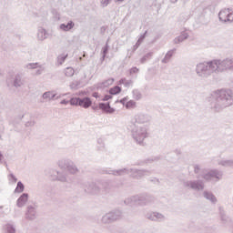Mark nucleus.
I'll use <instances>...</instances> for the list:
<instances>
[{
	"label": "nucleus",
	"instance_id": "1",
	"mask_svg": "<svg viewBox=\"0 0 233 233\" xmlns=\"http://www.w3.org/2000/svg\"><path fill=\"white\" fill-rule=\"evenodd\" d=\"M195 72L200 79H208L212 74L224 72L221 59L199 62L195 66Z\"/></svg>",
	"mask_w": 233,
	"mask_h": 233
},
{
	"label": "nucleus",
	"instance_id": "2",
	"mask_svg": "<svg viewBox=\"0 0 233 233\" xmlns=\"http://www.w3.org/2000/svg\"><path fill=\"white\" fill-rule=\"evenodd\" d=\"M212 96L215 99L212 106L217 112L233 105V91L230 89H218Z\"/></svg>",
	"mask_w": 233,
	"mask_h": 233
},
{
	"label": "nucleus",
	"instance_id": "3",
	"mask_svg": "<svg viewBox=\"0 0 233 233\" xmlns=\"http://www.w3.org/2000/svg\"><path fill=\"white\" fill-rule=\"evenodd\" d=\"M106 174H109L112 176H125L127 174H131V177H133L134 179H141V177H145V176H150V174H152V171L147 169H134L124 167L116 170L108 169L106 171Z\"/></svg>",
	"mask_w": 233,
	"mask_h": 233
},
{
	"label": "nucleus",
	"instance_id": "4",
	"mask_svg": "<svg viewBox=\"0 0 233 233\" xmlns=\"http://www.w3.org/2000/svg\"><path fill=\"white\" fill-rule=\"evenodd\" d=\"M154 197L147 193L135 195L129 197L124 200L125 205L132 207V205H139L140 207H147V205H152L154 203Z\"/></svg>",
	"mask_w": 233,
	"mask_h": 233
},
{
	"label": "nucleus",
	"instance_id": "5",
	"mask_svg": "<svg viewBox=\"0 0 233 233\" xmlns=\"http://www.w3.org/2000/svg\"><path fill=\"white\" fill-rule=\"evenodd\" d=\"M131 136L136 143L143 145V141L148 137V127L134 124L131 129Z\"/></svg>",
	"mask_w": 233,
	"mask_h": 233
},
{
	"label": "nucleus",
	"instance_id": "6",
	"mask_svg": "<svg viewBox=\"0 0 233 233\" xmlns=\"http://www.w3.org/2000/svg\"><path fill=\"white\" fill-rule=\"evenodd\" d=\"M182 185L184 188L194 190V192H203L205 190V182L201 179L184 180Z\"/></svg>",
	"mask_w": 233,
	"mask_h": 233
},
{
	"label": "nucleus",
	"instance_id": "7",
	"mask_svg": "<svg viewBox=\"0 0 233 233\" xmlns=\"http://www.w3.org/2000/svg\"><path fill=\"white\" fill-rule=\"evenodd\" d=\"M121 218H123V212L119 209H116L103 215L101 223H103V225H110V223H114L118 219H121Z\"/></svg>",
	"mask_w": 233,
	"mask_h": 233
},
{
	"label": "nucleus",
	"instance_id": "8",
	"mask_svg": "<svg viewBox=\"0 0 233 233\" xmlns=\"http://www.w3.org/2000/svg\"><path fill=\"white\" fill-rule=\"evenodd\" d=\"M58 167L62 170H67L69 174H77L79 172V169L74 164V161L68 159V158H63L58 161Z\"/></svg>",
	"mask_w": 233,
	"mask_h": 233
},
{
	"label": "nucleus",
	"instance_id": "9",
	"mask_svg": "<svg viewBox=\"0 0 233 233\" xmlns=\"http://www.w3.org/2000/svg\"><path fill=\"white\" fill-rule=\"evenodd\" d=\"M70 105L72 106H82V108H90V106H92V99H90V97L88 96H86L84 98L72 97L70 99Z\"/></svg>",
	"mask_w": 233,
	"mask_h": 233
},
{
	"label": "nucleus",
	"instance_id": "10",
	"mask_svg": "<svg viewBox=\"0 0 233 233\" xmlns=\"http://www.w3.org/2000/svg\"><path fill=\"white\" fill-rule=\"evenodd\" d=\"M200 177H202V179H205V181H219V179L223 177V171H219L218 169H211L207 173H203Z\"/></svg>",
	"mask_w": 233,
	"mask_h": 233
},
{
	"label": "nucleus",
	"instance_id": "11",
	"mask_svg": "<svg viewBox=\"0 0 233 233\" xmlns=\"http://www.w3.org/2000/svg\"><path fill=\"white\" fill-rule=\"evenodd\" d=\"M152 123V116L149 114L139 113L135 116L134 125H146L144 127H148Z\"/></svg>",
	"mask_w": 233,
	"mask_h": 233
},
{
	"label": "nucleus",
	"instance_id": "12",
	"mask_svg": "<svg viewBox=\"0 0 233 233\" xmlns=\"http://www.w3.org/2000/svg\"><path fill=\"white\" fill-rule=\"evenodd\" d=\"M83 188H84L85 192H86L87 194L96 195V194H99V192H101V187L94 182H85L83 184Z\"/></svg>",
	"mask_w": 233,
	"mask_h": 233
},
{
	"label": "nucleus",
	"instance_id": "13",
	"mask_svg": "<svg viewBox=\"0 0 233 233\" xmlns=\"http://www.w3.org/2000/svg\"><path fill=\"white\" fill-rule=\"evenodd\" d=\"M25 218L29 219V221H34V219L37 218V206H27Z\"/></svg>",
	"mask_w": 233,
	"mask_h": 233
},
{
	"label": "nucleus",
	"instance_id": "14",
	"mask_svg": "<svg viewBox=\"0 0 233 233\" xmlns=\"http://www.w3.org/2000/svg\"><path fill=\"white\" fill-rule=\"evenodd\" d=\"M146 218L150 221H165V215L159 212H149L146 215Z\"/></svg>",
	"mask_w": 233,
	"mask_h": 233
},
{
	"label": "nucleus",
	"instance_id": "15",
	"mask_svg": "<svg viewBox=\"0 0 233 233\" xmlns=\"http://www.w3.org/2000/svg\"><path fill=\"white\" fill-rule=\"evenodd\" d=\"M28 193H23L16 200V206L18 208H23L26 203H28Z\"/></svg>",
	"mask_w": 233,
	"mask_h": 233
},
{
	"label": "nucleus",
	"instance_id": "16",
	"mask_svg": "<svg viewBox=\"0 0 233 233\" xmlns=\"http://www.w3.org/2000/svg\"><path fill=\"white\" fill-rule=\"evenodd\" d=\"M230 12V7L229 8H224L220 10L218 13V19L222 23H228V14Z\"/></svg>",
	"mask_w": 233,
	"mask_h": 233
},
{
	"label": "nucleus",
	"instance_id": "17",
	"mask_svg": "<svg viewBox=\"0 0 233 233\" xmlns=\"http://www.w3.org/2000/svg\"><path fill=\"white\" fill-rule=\"evenodd\" d=\"M98 106L100 110H103V112H106V114H114V112H116V109L110 106V102L99 103Z\"/></svg>",
	"mask_w": 233,
	"mask_h": 233
},
{
	"label": "nucleus",
	"instance_id": "18",
	"mask_svg": "<svg viewBox=\"0 0 233 233\" xmlns=\"http://www.w3.org/2000/svg\"><path fill=\"white\" fill-rule=\"evenodd\" d=\"M203 198H205V199H207L208 201H210L212 205H216V203H218V198H216V196H214L213 192L205 190L203 192Z\"/></svg>",
	"mask_w": 233,
	"mask_h": 233
},
{
	"label": "nucleus",
	"instance_id": "19",
	"mask_svg": "<svg viewBox=\"0 0 233 233\" xmlns=\"http://www.w3.org/2000/svg\"><path fill=\"white\" fill-rule=\"evenodd\" d=\"M51 172L55 173L54 181H61L62 183H66V174L61 173L57 170L51 169Z\"/></svg>",
	"mask_w": 233,
	"mask_h": 233
},
{
	"label": "nucleus",
	"instance_id": "20",
	"mask_svg": "<svg viewBox=\"0 0 233 233\" xmlns=\"http://www.w3.org/2000/svg\"><path fill=\"white\" fill-rule=\"evenodd\" d=\"M76 26V24L74 21L70 20L66 24H61L59 25V30H62V32H70L74 27Z\"/></svg>",
	"mask_w": 233,
	"mask_h": 233
},
{
	"label": "nucleus",
	"instance_id": "21",
	"mask_svg": "<svg viewBox=\"0 0 233 233\" xmlns=\"http://www.w3.org/2000/svg\"><path fill=\"white\" fill-rule=\"evenodd\" d=\"M222 67L225 70H232L233 71V58H226L222 60Z\"/></svg>",
	"mask_w": 233,
	"mask_h": 233
},
{
	"label": "nucleus",
	"instance_id": "22",
	"mask_svg": "<svg viewBox=\"0 0 233 233\" xmlns=\"http://www.w3.org/2000/svg\"><path fill=\"white\" fill-rule=\"evenodd\" d=\"M23 85H25V80H23L21 76L16 75L13 80V86H15V88H19L23 86Z\"/></svg>",
	"mask_w": 233,
	"mask_h": 233
},
{
	"label": "nucleus",
	"instance_id": "23",
	"mask_svg": "<svg viewBox=\"0 0 233 233\" xmlns=\"http://www.w3.org/2000/svg\"><path fill=\"white\" fill-rule=\"evenodd\" d=\"M37 37L38 41H45V39L48 37V32H46V29L39 27L37 32Z\"/></svg>",
	"mask_w": 233,
	"mask_h": 233
},
{
	"label": "nucleus",
	"instance_id": "24",
	"mask_svg": "<svg viewBox=\"0 0 233 233\" xmlns=\"http://www.w3.org/2000/svg\"><path fill=\"white\" fill-rule=\"evenodd\" d=\"M188 39V33L183 31L180 35L177 36L174 39L175 45H179V43H183V41Z\"/></svg>",
	"mask_w": 233,
	"mask_h": 233
},
{
	"label": "nucleus",
	"instance_id": "25",
	"mask_svg": "<svg viewBox=\"0 0 233 233\" xmlns=\"http://www.w3.org/2000/svg\"><path fill=\"white\" fill-rule=\"evenodd\" d=\"M175 52H176V49H171L167 51L164 58L161 60V63H163L164 65L170 63V59H172V56H174Z\"/></svg>",
	"mask_w": 233,
	"mask_h": 233
},
{
	"label": "nucleus",
	"instance_id": "26",
	"mask_svg": "<svg viewBox=\"0 0 233 233\" xmlns=\"http://www.w3.org/2000/svg\"><path fill=\"white\" fill-rule=\"evenodd\" d=\"M56 96V94L54 93V91H47L42 95V97H43V99H47L48 101H52V100H54Z\"/></svg>",
	"mask_w": 233,
	"mask_h": 233
},
{
	"label": "nucleus",
	"instance_id": "27",
	"mask_svg": "<svg viewBox=\"0 0 233 233\" xmlns=\"http://www.w3.org/2000/svg\"><path fill=\"white\" fill-rule=\"evenodd\" d=\"M219 216L222 223H228V217L225 213V209H223V208H219Z\"/></svg>",
	"mask_w": 233,
	"mask_h": 233
},
{
	"label": "nucleus",
	"instance_id": "28",
	"mask_svg": "<svg viewBox=\"0 0 233 233\" xmlns=\"http://www.w3.org/2000/svg\"><path fill=\"white\" fill-rule=\"evenodd\" d=\"M22 192H25V184H23L21 181H18L16 187L15 188V194H21Z\"/></svg>",
	"mask_w": 233,
	"mask_h": 233
},
{
	"label": "nucleus",
	"instance_id": "29",
	"mask_svg": "<svg viewBox=\"0 0 233 233\" xmlns=\"http://www.w3.org/2000/svg\"><path fill=\"white\" fill-rule=\"evenodd\" d=\"M133 83L134 82L132 80H127V78H122L119 80L118 85H124V86L126 88H129L130 86H132Z\"/></svg>",
	"mask_w": 233,
	"mask_h": 233
},
{
	"label": "nucleus",
	"instance_id": "30",
	"mask_svg": "<svg viewBox=\"0 0 233 233\" xmlns=\"http://www.w3.org/2000/svg\"><path fill=\"white\" fill-rule=\"evenodd\" d=\"M152 56H154V52H149L146 55H144L141 58H140V63L142 65H145L146 61H148V59H152Z\"/></svg>",
	"mask_w": 233,
	"mask_h": 233
},
{
	"label": "nucleus",
	"instance_id": "31",
	"mask_svg": "<svg viewBox=\"0 0 233 233\" xmlns=\"http://www.w3.org/2000/svg\"><path fill=\"white\" fill-rule=\"evenodd\" d=\"M109 94L111 96H117V94H121V87H119L118 86H116L115 87H112L109 90Z\"/></svg>",
	"mask_w": 233,
	"mask_h": 233
},
{
	"label": "nucleus",
	"instance_id": "32",
	"mask_svg": "<svg viewBox=\"0 0 233 233\" xmlns=\"http://www.w3.org/2000/svg\"><path fill=\"white\" fill-rule=\"evenodd\" d=\"M220 167H233V160H220L218 161Z\"/></svg>",
	"mask_w": 233,
	"mask_h": 233
},
{
	"label": "nucleus",
	"instance_id": "33",
	"mask_svg": "<svg viewBox=\"0 0 233 233\" xmlns=\"http://www.w3.org/2000/svg\"><path fill=\"white\" fill-rule=\"evenodd\" d=\"M133 98L136 99L137 101H139L143 96L141 95V92L137 89H134L133 92Z\"/></svg>",
	"mask_w": 233,
	"mask_h": 233
},
{
	"label": "nucleus",
	"instance_id": "34",
	"mask_svg": "<svg viewBox=\"0 0 233 233\" xmlns=\"http://www.w3.org/2000/svg\"><path fill=\"white\" fill-rule=\"evenodd\" d=\"M25 68H28V70H34L35 68H41V66H39V63H29L25 66Z\"/></svg>",
	"mask_w": 233,
	"mask_h": 233
},
{
	"label": "nucleus",
	"instance_id": "35",
	"mask_svg": "<svg viewBox=\"0 0 233 233\" xmlns=\"http://www.w3.org/2000/svg\"><path fill=\"white\" fill-rule=\"evenodd\" d=\"M194 172L197 174L198 179H199L201 177V166L198 164L194 165Z\"/></svg>",
	"mask_w": 233,
	"mask_h": 233
},
{
	"label": "nucleus",
	"instance_id": "36",
	"mask_svg": "<svg viewBox=\"0 0 233 233\" xmlns=\"http://www.w3.org/2000/svg\"><path fill=\"white\" fill-rule=\"evenodd\" d=\"M74 74H75L74 68L67 67L65 69V76H66V77H72Z\"/></svg>",
	"mask_w": 233,
	"mask_h": 233
},
{
	"label": "nucleus",
	"instance_id": "37",
	"mask_svg": "<svg viewBox=\"0 0 233 233\" xmlns=\"http://www.w3.org/2000/svg\"><path fill=\"white\" fill-rule=\"evenodd\" d=\"M5 232L6 233H15V227L12 224H7L5 226Z\"/></svg>",
	"mask_w": 233,
	"mask_h": 233
},
{
	"label": "nucleus",
	"instance_id": "38",
	"mask_svg": "<svg viewBox=\"0 0 233 233\" xmlns=\"http://www.w3.org/2000/svg\"><path fill=\"white\" fill-rule=\"evenodd\" d=\"M126 108L130 109V108H136V101L134 100H129L126 103Z\"/></svg>",
	"mask_w": 233,
	"mask_h": 233
},
{
	"label": "nucleus",
	"instance_id": "39",
	"mask_svg": "<svg viewBox=\"0 0 233 233\" xmlns=\"http://www.w3.org/2000/svg\"><path fill=\"white\" fill-rule=\"evenodd\" d=\"M109 48L110 46H108V44H106V46L102 48L103 59L106 57V54H108Z\"/></svg>",
	"mask_w": 233,
	"mask_h": 233
},
{
	"label": "nucleus",
	"instance_id": "40",
	"mask_svg": "<svg viewBox=\"0 0 233 233\" xmlns=\"http://www.w3.org/2000/svg\"><path fill=\"white\" fill-rule=\"evenodd\" d=\"M100 187H102V188H104V190H107V188L110 187V182H108L107 180H104V181L100 182Z\"/></svg>",
	"mask_w": 233,
	"mask_h": 233
},
{
	"label": "nucleus",
	"instance_id": "41",
	"mask_svg": "<svg viewBox=\"0 0 233 233\" xmlns=\"http://www.w3.org/2000/svg\"><path fill=\"white\" fill-rule=\"evenodd\" d=\"M79 85H80L79 81H75V82H72L69 86L71 90H77V88H79Z\"/></svg>",
	"mask_w": 233,
	"mask_h": 233
},
{
	"label": "nucleus",
	"instance_id": "42",
	"mask_svg": "<svg viewBox=\"0 0 233 233\" xmlns=\"http://www.w3.org/2000/svg\"><path fill=\"white\" fill-rule=\"evenodd\" d=\"M8 179L11 183H17V177H15V175L13 173L8 175Z\"/></svg>",
	"mask_w": 233,
	"mask_h": 233
},
{
	"label": "nucleus",
	"instance_id": "43",
	"mask_svg": "<svg viewBox=\"0 0 233 233\" xmlns=\"http://www.w3.org/2000/svg\"><path fill=\"white\" fill-rule=\"evenodd\" d=\"M147 34H148V31H145V33L142 34V35L139 36V38H138V40L137 41V43H138V44L141 45V43H143V41H145V37H147Z\"/></svg>",
	"mask_w": 233,
	"mask_h": 233
},
{
	"label": "nucleus",
	"instance_id": "44",
	"mask_svg": "<svg viewBox=\"0 0 233 233\" xmlns=\"http://www.w3.org/2000/svg\"><path fill=\"white\" fill-rule=\"evenodd\" d=\"M66 57L67 56H60L57 57V63L58 65H63V63H65V61H66Z\"/></svg>",
	"mask_w": 233,
	"mask_h": 233
},
{
	"label": "nucleus",
	"instance_id": "45",
	"mask_svg": "<svg viewBox=\"0 0 233 233\" xmlns=\"http://www.w3.org/2000/svg\"><path fill=\"white\" fill-rule=\"evenodd\" d=\"M97 145H98V149L99 150H104V148H105V142L103 141V139L99 138L97 140Z\"/></svg>",
	"mask_w": 233,
	"mask_h": 233
},
{
	"label": "nucleus",
	"instance_id": "46",
	"mask_svg": "<svg viewBox=\"0 0 233 233\" xmlns=\"http://www.w3.org/2000/svg\"><path fill=\"white\" fill-rule=\"evenodd\" d=\"M113 84H114V78H109L105 82H103L104 86H110V85H113Z\"/></svg>",
	"mask_w": 233,
	"mask_h": 233
},
{
	"label": "nucleus",
	"instance_id": "47",
	"mask_svg": "<svg viewBox=\"0 0 233 233\" xmlns=\"http://www.w3.org/2000/svg\"><path fill=\"white\" fill-rule=\"evenodd\" d=\"M111 1H112V0H101V1H100L101 6H102L103 8H106V6L110 5V2H111Z\"/></svg>",
	"mask_w": 233,
	"mask_h": 233
},
{
	"label": "nucleus",
	"instance_id": "48",
	"mask_svg": "<svg viewBox=\"0 0 233 233\" xmlns=\"http://www.w3.org/2000/svg\"><path fill=\"white\" fill-rule=\"evenodd\" d=\"M232 22H233V7H229L228 23H232Z\"/></svg>",
	"mask_w": 233,
	"mask_h": 233
},
{
	"label": "nucleus",
	"instance_id": "49",
	"mask_svg": "<svg viewBox=\"0 0 233 233\" xmlns=\"http://www.w3.org/2000/svg\"><path fill=\"white\" fill-rule=\"evenodd\" d=\"M51 170H56V169L51 168V169H48V172H47V176H49V177H51L54 181V177L56 176V173L52 172Z\"/></svg>",
	"mask_w": 233,
	"mask_h": 233
},
{
	"label": "nucleus",
	"instance_id": "50",
	"mask_svg": "<svg viewBox=\"0 0 233 233\" xmlns=\"http://www.w3.org/2000/svg\"><path fill=\"white\" fill-rule=\"evenodd\" d=\"M137 72H139V68L136 66L129 69L130 76H132V74H137Z\"/></svg>",
	"mask_w": 233,
	"mask_h": 233
},
{
	"label": "nucleus",
	"instance_id": "51",
	"mask_svg": "<svg viewBox=\"0 0 233 233\" xmlns=\"http://www.w3.org/2000/svg\"><path fill=\"white\" fill-rule=\"evenodd\" d=\"M34 125H35V121L34 120H30L25 123V127H34Z\"/></svg>",
	"mask_w": 233,
	"mask_h": 233
},
{
	"label": "nucleus",
	"instance_id": "52",
	"mask_svg": "<svg viewBox=\"0 0 233 233\" xmlns=\"http://www.w3.org/2000/svg\"><path fill=\"white\" fill-rule=\"evenodd\" d=\"M110 99H112V95H106L102 99V101H108Z\"/></svg>",
	"mask_w": 233,
	"mask_h": 233
},
{
	"label": "nucleus",
	"instance_id": "53",
	"mask_svg": "<svg viewBox=\"0 0 233 233\" xmlns=\"http://www.w3.org/2000/svg\"><path fill=\"white\" fill-rule=\"evenodd\" d=\"M151 183L159 184V179L157 177L150 178Z\"/></svg>",
	"mask_w": 233,
	"mask_h": 233
},
{
	"label": "nucleus",
	"instance_id": "54",
	"mask_svg": "<svg viewBox=\"0 0 233 233\" xmlns=\"http://www.w3.org/2000/svg\"><path fill=\"white\" fill-rule=\"evenodd\" d=\"M68 103H70V100L64 99L60 102V105H68Z\"/></svg>",
	"mask_w": 233,
	"mask_h": 233
},
{
	"label": "nucleus",
	"instance_id": "55",
	"mask_svg": "<svg viewBox=\"0 0 233 233\" xmlns=\"http://www.w3.org/2000/svg\"><path fill=\"white\" fill-rule=\"evenodd\" d=\"M139 46H141V44H139V42H137L136 45L134 46L133 49L137 50V48H139Z\"/></svg>",
	"mask_w": 233,
	"mask_h": 233
},
{
	"label": "nucleus",
	"instance_id": "56",
	"mask_svg": "<svg viewBox=\"0 0 233 233\" xmlns=\"http://www.w3.org/2000/svg\"><path fill=\"white\" fill-rule=\"evenodd\" d=\"M41 74H43V69L42 68L36 70V72H35L36 76H41Z\"/></svg>",
	"mask_w": 233,
	"mask_h": 233
},
{
	"label": "nucleus",
	"instance_id": "57",
	"mask_svg": "<svg viewBox=\"0 0 233 233\" xmlns=\"http://www.w3.org/2000/svg\"><path fill=\"white\" fill-rule=\"evenodd\" d=\"M4 156H3V153L0 152V165L3 164V159H4Z\"/></svg>",
	"mask_w": 233,
	"mask_h": 233
},
{
	"label": "nucleus",
	"instance_id": "58",
	"mask_svg": "<svg viewBox=\"0 0 233 233\" xmlns=\"http://www.w3.org/2000/svg\"><path fill=\"white\" fill-rule=\"evenodd\" d=\"M120 103H121L122 105H125V103H127V98L121 99V100H120Z\"/></svg>",
	"mask_w": 233,
	"mask_h": 233
},
{
	"label": "nucleus",
	"instance_id": "59",
	"mask_svg": "<svg viewBox=\"0 0 233 233\" xmlns=\"http://www.w3.org/2000/svg\"><path fill=\"white\" fill-rule=\"evenodd\" d=\"M93 97L98 98L99 95L97 93H93Z\"/></svg>",
	"mask_w": 233,
	"mask_h": 233
},
{
	"label": "nucleus",
	"instance_id": "60",
	"mask_svg": "<svg viewBox=\"0 0 233 233\" xmlns=\"http://www.w3.org/2000/svg\"><path fill=\"white\" fill-rule=\"evenodd\" d=\"M59 19H61V17L59 16V14H56V21H59Z\"/></svg>",
	"mask_w": 233,
	"mask_h": 233
},
{
	"label": "nucleus",
	"instance_id": "61",
	"mask_svg": "<svg viewBox=\"0 0 233 233\" xmlns=\"http://www.w3.org/2000/svg\"><path fill=\"white\" fill-rule=\"evenodd\" d=\"M175 152H176V154H181V150H179V149H177Z\"/></svg>",
	"mask_w": 233,
	"mask_h": 233
},
{
	"label": "nucleus",
	"instance_id": "62",
	"mask_svg": "<svg viewBox=\"0 0 233 233\" xmlns=\"http://www.w3.org/2000/svg\"><path fill=\"white\" fill-rule=\"evenodd\" d=\"M170 3L176 4L177 3V0H170Z\"/></svg>",
	"mask_w": 233,
	"mask_h": 233
},
{
	"label": "nucleus",
	"instance_id": "63",
	"mask_svg": "<svg viewBox=\"0 0 233 233\" xmlns=\"http://www.w3.org/2000/svg\"><path fill=\"white\" fill-rule=\"evenodd\" d=\"M94 110H97V106L93 107Z\"/></svg>",
	"mask_w": 233,
	"mask_h": 233
},
{
	"label": "nucleus",
	"instance_id": "64",
	"mask_svg": "<svg viewBox=\"0 0 233 233\" xmlns=\"http://www.w3.org/2000/svg\"><path fill=\"white\" fill-rule=\"evenodd\" d=\"M101 61H105V59H103V55H102V57H101Z\"/></svg>",
	"mask_w": 233,
	"mask_h": 233
}]
</instances>
